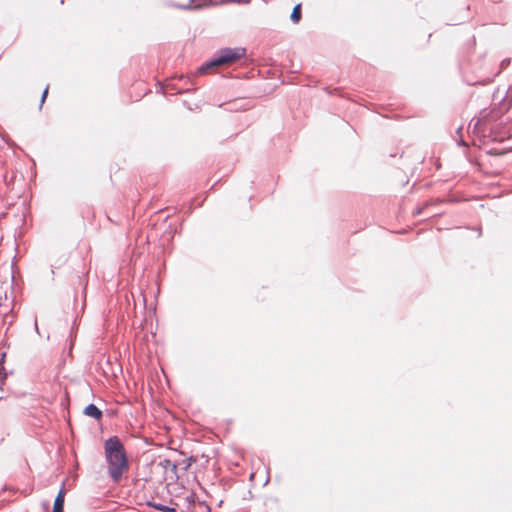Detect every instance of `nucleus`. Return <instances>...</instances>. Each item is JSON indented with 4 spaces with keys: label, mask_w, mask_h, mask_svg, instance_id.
<instances>
[{
    "label": "nucleus",
    "mask_w": 512,
    "mask_h": 512,
    "mask_svg": "<svg viewBox=\"0 0 512 512\" xmlns=\"http://www.w3.org/2000/svg\"><path fill=\"white\" fill-rule=\"evenodd\" d=\"M300 18H301V4H297L291 13V20L294 23H297V22H299Z\"/></svg>",
    "instance_id": "39448f33"
},
{
    "label": "nucleus",
    "mask_w": 512,
    "mask_h": 512,
    "mask_svg": "<svg viewBox=\"0 0 512 512\" xmlns=\"http://www.w3.org/2000/svg\"><path fill=\"white\" fill-rule=\"evenodd\" d=\"M6 299L5 291L3 290L2 286H0V306H2L3 301Z\"/></svg>",
    "instance_id": "1a4fd4ad"
},
{
    "label": "nucleus",
    "mask_w": 512,
    "mask_h": 512,
    "mask_svg": "<svg viewBox=\"0 0 512 512\" xmlns=\"http://www.w3.org/2000/svg\"><path fill=\"white\" fill-rule=\"evenodd\" d=\"M84 414L94 419H100L102 416L101 410L94 404H89L85 408Z\"/></svg>",
    "instance_id": "20e7f679"
},
{
    "label": "nucleus",
    "mask_w": 512,
    "mask_h": 512,
    "mask_svg": "<svg viewBox=\"0 0 512 512\" xmlns=\"http://www.w3.org/2000/svg\"><path fill=\"white\" fill-rule=\"evenodd\" d=\"M47 93H48V87H46L45 90L43 91V94H42V97H41V104L44 103V101L46 99V96H47Z\"/></svg>",
    "instance_id": "9d476101"
},
{
    "label": "nucleus",
    "mask_w": 512,
    "mask_h": 512,
    "mask_svg": "<svg viewBox=\"0 0 512 512\" xmlns=\"http://www.w3.org/2000/svg\"><path fill=\"white\" fill-rule=\"evenodd\" d=\"M200 6L201 5L198 3V0H190L188 4L181 5V8H184V9H194V8H198Z\"/></svg>",
    "instance_id": "423d86ee"
},
{
    "label": "nucleus",
    "mask_w": 512,
    "mask_h": 512,
    "mask_svg": "<svg viewBox=\"0 0 512 512\" xmlns=\"http://www.w3.org/2000/svg\"><path fill=\"white\" fill-rule=\"evenodd\" d=\"M65 493L61 489L54 500L53 512H63Z\"/></svg>",
    "instance_id": "7ed1b4c3"
},
{
    "label": "nucleus",
    "mask_w": 512,
    "mask_h": 512,
    "mask_svg": "<svg viewBox=\"0 0 512 512\" xmlns=\"http://www.w3.org/2000/svg\"><path fill=\"white\" fill-rule=\"evenodd\" d=\"M160 464L164 467V468H171L173 471H176L177 469V466L172 463L170 460H163L162 462H160Z\"/></svg>",
    "instance_id": "6e6552de"
},
{
    "label": "nucleus",
    "mask_w": 512,
    "mask_h": 512,
    "mask_svg": "<svg viewBox=\"0 0 512 512\" xmlns=\"http://www.w3.org/2000/svg\"><path fill=\"white\" fill-rule=\"evenodd\" d=\"M245 52L246 50L242 47L221 49L210 61L200 66L199 72L203 74L206 73L210 68L233 63L236 60L242 58L245 55Z\"/></svg>",
    "instance_id": "f03ea898"
},
{
    "label": "nucleus",
    "mask_w": 512,
    "mask_h": 512,
    "mask_svg": "<svg viewBox=\"0 0 512 512\" xmlns=\"http://www.w3.org/2000/svg\"><path fill=\"white\" fill-rule=\"evenodd\" d=\"M154 507L156 509L160 510V511H163V512H176L175 508L168 507V506H165V505H162V504L154 505Z\"/></svg>",
    "instance_id": "0eeeda50"
},
{
    "label": "nucleus",
    "mask_w": 512,
    "mask_h": 512,
    "mask_svg": "<svg viewBox=\"0 0 512 512\" xmlns=\"http://www.w3.org/2000/svg\"><path fill=\"white\" fill-rule=\"evenodd\" d=\"M104 450L108 474L117 483L129 467L125 449L120 440L114 436L105 441Z\"/></svg>",
    "instance_id": "f257e3e1"
}]
</instances>
